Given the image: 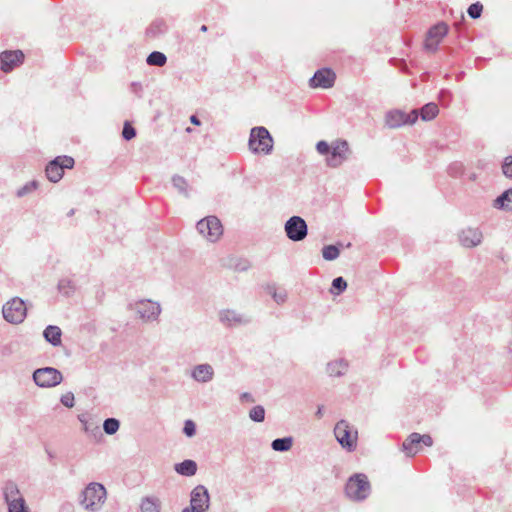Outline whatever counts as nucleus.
<instances>
[{"instance_id":"34","label":"nucleus","mask_w":512,"mask_h":512,"mask_svg":"<svg viewBox=\"0 0 512 512\" xmlns=\"http://www.w3.org/2000/svg\"><path fill=\"white\" fill-rule=\"evenodd\" d=\"M55 160H56V162L59 163V165H61V168L63 171L65 168L70 169L74 165V159L69 156L57 157Z\"/></svg>"},{"instance_id":"19","label":"nucleus","mask_w":512,"mask_h":512,"mask_svg":"<svg viewBox=\"0 0 512 512\" xmlns=\"http://www.w3.org/2000/svg\"><path fill=\"white\" fill-rule=\"evenodd\" d=\"M213 368L208 364H201L193 369L192 377L198 382H208L213 378Z\"/></svg>"},{"instance_id":"30","label":"nucleus","mask_w":512,"mask_h":512,"mask_svg":"<svg viewBox=\"0 0 512 512\" xmlns=\"http://www.w3.org/2000/svg\"><path fill=\"white\" fill-rule=\"evenodd\" d=\"M483 5L479 2L473 3L468 8V14L471 18L476 19L481 16Z\"/></svg>"},{"instance_id":"27","label":"nucleus","mask_w":512,"mask_h":512,"mask_svg":"<svg viewBox=\"0 0 512 512\" xmlns=\"http://www.w3.org/2000/svg\"><path fill=\"white\" fill-rule=\"evenodd\" d=\"M323 258L326 260H334L339 256V249L336 246H325L322 250Z\"/></svg>"},{"instance_id":"14","label":"nucleus","mask_w":512,"mask_h":512,"mask_svg":"<svg viewBox=\"0 0 512 512\" xmlns=\"http://www.w3.org/2000/svg\"><path fill=\"white\" fill-rule=\"evenodd\" d=\"M24 54L21 50L4 51L0 54L1 70L10 72L23 63Z\"/></svg>"},{"instance_id":"49","label":"nucleus","mask_w":512,"mask_h":512,"mask_svg":"<svg viewBox=\"0 0 512 512\" xmlns=\"http://www.w3.org/2000/svg\"><path fill=\"white\" fill-rule=\"evenodd\" d=\"M274 298H277L276 302H279L280 296L274 295Z\"/></svg>"},{"instance_id":"48","label":"nucleus","mask_w":512,"mask_h":512,"mask_svg":"<svg viewBox=\"0 0 512 512\" xmlns=\"http://www.w3.org/2000/svg\"><path fill=\"white\" fill-rule=\"evenodd\" d=\"M166 63V57L164 54H162V66Z\"/></svg>"},{"instance_id":"41","label":"nucleus","mask_w":512,"mask_h":512,"mask_svg":"<svg viewBox=\"0 0 512 512\" xmlns=\"http://www.w3.org/2000/svg\"><path fill=\"white\" fill-rule=\"evenodd\" d=\"M317 151L321 154H327L329 152V145L325 141H320L317 143Z\"/></svg>"},{"instance_id":"35","label":"nucleus","mask_w":512,"mask_h":512,"mask_svg":"<svg viewBox=\"0 0 512 512\" xmlns=\"http://www.w3.org/2000/svg\"><path fill=\"white\" fill-rule=\"evenodd\" d=\"M502 172L506 177L512 178V156L505 157Z\"/></svg>"},{"instance_id":"3","label":"nucleus","mask_w":512,"mask_h":512,"mask_svg":"<svg viewBox=\"0 0 512 512\" xmlns=\"http://www.w3.org/2000/svg\"><path fill=\"white\" fill-rule=\"evenodd\" d=\"M334 434L340 445L348 451H353L357 447L358 432L345 421H339L334 428Z\"/></svg>"},{"instance_id":"24","label":"nucleus","mask_w":512,"mask_h":512,"mask_svg":"<svg viewBox=\"0 0 512 512\" xmlns=\"http://www.w3.org/2000/svg\"><path fill=\"white\" fill-rule=\"evenodd\" d=\"M439 113V108L435 103H428L421 109V119L423 121L433 120Z\"/></svg>"},{"instance_id":"42","label":"nucleus","mask_w":512,"mask_h":512,"mask_svg":"<svg viewBox=\"0 0 512 512\" xmlns=\"http://www.w3.org/2000/svg\"><path fill=\"white\" fill-rule=\"evenodd\" d=\"M175 186L182 188L185 184V180L182 177H176L173 179Z\"/></svg>"},{"instance_id":"32","label":"nucleus","mask_w":512,"mask_h":512,"mask_svg":"<svg viewBox=\"0 0 512 512\" xmlns=\"http://www.w3.org/2000/svg\"><path fill=\"white\" fill-rule=\"evenodd\" d=\"M221 320L223 322H227L228 324L239 323L241 319L239 316L235 314L233 311H225L221 314Z\"/></svg>"},{"instance_id":"21","label":"nucleus","mask_w":512,"mask_h":512,"mask_svg":"<svg viewBox=\"0 0 512 512\" xmlns=\"http://www.w3.org/2000/svg\"><path fill=\"white\" fill-rule=\"evenodd\" d=\"M45 171H46L47 178L51 182H58L63 177V173H64V171L61 168V165H59V163L56 162V160L51 161L47 165Z\"/></svg>"},{"instance_id":"31","label":"nucleus","mask_w":512,"mask_h":512,"mask_svg":"<svg viewBox=\"0 0 512 512\" xmlns=\"http://www.w3.org/2000/svg\"><path fill=\"white\" fill-rule=\"evenodd\" d=\"M122 136H123V138L125 140H131L132 138H134L136 136L135 128L128 121H126L124 123L123 131H122Z\"/></svg>"},{"instance_id":"47","label":"nucleus","mask_w":512,"mask_h":512,"mask_svg":"<svg viewBox=\"0 0 512 512\" xmlns=\"http://www.w3.org/2000/svg\"><path fill=\"white\" fill-rule=\"evenodd\" d=\"M335 365H336V364H329V365H328V368H329V370H330V373H331V374L334 372L333 367H334Z\"/></svg>"},{"instance_id":"45","label":"nucleus","mask_w":512,"mask_h":512,"mask_svg":"<svg viewBox=\"0 0 512 512\" xmlns=\"http://www.w3.org/2000/svg\"><path fill=\"white\" fill-rule=\"evenodd\" d=\"M322 415H323V407L320 406V407H318V410L316 412V416H317V418H321Z\"/></svg>"},{"instance_id":"18","label":"nucleus","mask_w":512,"mask_h":512,"mask_svg":"<svg viewBox=\"0 0 512 512\" xmlns=\"http://www.w3.org/2000/svg\"><path fill=\"white\" fill-rule=\"evenodd\" d=\"M482 234L477 229L468 228L460 234V242L465 247H474L481 242Z\"/></svg>"},{"instance_id":"9","label":"nucleus","mask_w":512,"mask_h":512,"mask_svg":"<svg viewBox=\"0 0 512 512\" xmlns=\"http://www.w3.org/2000/svg\"><path fill=\"white\" fill-rule=\"evenodd\" d=\"M209 507V494L207 489L199 485L191 492L190 507L183 512H205Z\"/></svg>"},{"instance_id":"23","label":"nucleus","mask_w":512,"mask_h":512,"mask_svg":"<svg viewBox=\"0 0 512 512\" xmlns=\"http://www.w3.org/2000/svg\"><path fill=\"white\" fill-rule=\"evenodd\" d=\"M496 208H502L506 210H512V188L505 191L499 196L494 203Z\"/></svg>"},{"instance_id":"44","label":"nucleus","mask_w":512,"mask_h":512,"mask_svg":"<svg viewBox=\"0 0 512 512\" xmlns=\"http://www.w3.org/2000/svg\"><path fill=\"white\" fill-rule=\"evenodd\" d=\"M190 121H191L194 125H200V120H199L195 115L191 116Z\"/></svg>"},{"instance_id":"46","label":"nucleus","mask_w":512,"mask_h":512,"mask_svg":"<svg viewBox=\"0 0 512 512\" xmlns=\"http://www.w3.org/2000/svg\"><path fill=\"white\" fill-rule=\"evenodd\" d=\"M147 35H148V36H151V37H153V38H154V37H156V33L153 31V29H152V28H150V29L147 31Z\"/></svg>"},{"instance_id":"43","label":"nucleus","mask_w":512,"mask_h":512,"mask_svg":"<svg viewBox=\"0 0 512 512\" xmlns=\"http://www.w3.org/2000/svg\"><path fill=\"white\" fill-rule=\"evenodd\" d=\"M242 399H243V400H246L247 402H250V403H253V402H254V399H253V398L251 397V395H250V394H248V393H244V394L242 395Z\"/></svg>"},{"instance_id":"16","label":"nucleus","mask_w":512,"mask_h":512,"mask_svg":"<svg viewBox=\"0 0 512 512\" xmlns=\"http://www.w3.org/2000/svg\"><path fill=\"white\" fill-rule=\"evenodd\" d=\"M335 81V74L330 69L318 70L310 80L312 87L330 88Z\"/></svg>"},{"instance_id":"25","label":"nucleus","mask_w":512,"mask_h":512,"mask_svg":"<svg viewBox=\"0 0 512 512\" xmlns=\"http://www.w3.org/2000/svg\"><path fill=\"white\" fill-rule=\"evenodd\" d=\"M58 290L64 295H70L75 290L74 282L70 279H61L58 283Z\"/></svg>"},{"instance_id":"39","label":"nucleus","mask_w":512,"mask_h":512,"mask_svg":"<svg viewBox=\"0 0 512 512\" xmlns=\"http://www.w3.org/2000/svg\"><path fill=\"white\" fill-rule=\"evenodd\" d=\"M37 188V182L36 181H32L28 184H26L23 188H21L20 190H18L17 192V195L18 196H23L24 194H26L27 192H30L32 190H35Z\"/></svg>"},{"instance_id":"52","label":"nucleus","mask_w":512,"mask_h":512,"mask_svg":"<svg viewBox=\"0 0 512 512\" xmlns=\"http://www.w3.org/2000/svg\"><path fill=\"white\" fill-rule=\"evenodd\" d=\"M206 29H207V28H206V26H204V25L201 27V30H202V31H206Z\"/></svg>"},{"instance_id":"36","label":"nucleus","mask_w":512,"mask_h":512,"mask_svg":"<svg viewBox=\"0 0 512 512\" xmlns=\"http://www.w3.org/2000/svg\"><path fill=\"white\" fill-rule=\"evenodd\" d=\"M333 288L338 289L337 294L343 291L347 287L346 281L342 277H337L332 282Z\"/></svg>"},{"instance_id":"37","label":"nucleus","mask_w":512,"mask_h":512,"mask_svg":"<svg viewBox=\"0 0 512 512\" xmlns=\"http://www.w3.org/2000/svg\"><path fill=\"white\" fill-rule=\"evenodd\" d=\"M147 63L149 65L160 66V51L152 52L147 58Z\"/></svg>"},{"instance_id":"13","label":"nucleus","mask_w":512,"mask_h":512,"mask_svg":"<svg viewBox=\"0 0 512 512\" xmlns=\"http://www.w3.org/2000/svg\"><path fill=\"white\" fill-rule=\"evenodd\" d=\"M285 231L289 239L300 241L307 235V225L301 217L293 216L286 222Z\"/></svg>"},{"instance_id":"15","label":"nucleus","mask_w":512,"mask_h":512,"mask_svg":"<svg viewBox=\"0 0 512 512\" xmlns=\"http://www.w3.org/2000/svg\"><path fill=\"white\" fill-rule=\"evenodd\" d=\"M349 152L348 143L346 141H337L332 147V153L327 158V163L331 167L339 166L347 157Z\"/></svg>"},{"instance_id":"22","label":"nucleus","mask_w":512,"mask_h":512,"mask_svg":"<svg viewBox=\"0 0 512 512\" xmlns=\"http://www.w3.org/2000/svg\"><path fill=\"white\" fill-rule=\"evenodd\" d=\"M176 471L185 476H192L197 471V465L193 460H185L175 467Z\"/></svg>"},{"instance_id":"8","label":"nucleus","mask_w":512,"mask_h":512,"mask_svg":"<svg viewBox=\"0 0 512 512\" xmlns=\"http://www.w3.org/2000/svg\"><path fill=\"white\" fill-rule=\"evenodd\" d=\"M33 379L40 387H53L62 381V374L55 368H40L34 372Z\"/></svg>"},{"instance_id":"17","label":"nucleus","mask_w":512,"mask_h":512,"mask_svg":"<svg viewBox=\"0 0 512 512\" xmlns=\"http://www.w3.org/2000/svg\"><path fill=\"white\" fill-rule=\"evenodd\" d=\"M135 309L141 319L149 321L156 318L159 306L149 300H143L136 303Z\"/></svg>"},{"instance_id":"6","label":"nucleus","mask_w":512,"mask_h":512,"mask_svg":"<svg viewBox=\"0 0 512 512\" xmlns=\"http://www.w3.org/2000/svg\"><path fill=\"white\" fill-rule=\"evenodd\" d=\"M26 312L27 309L24 301L18 297L8 301L2 309L4 319L13 324L23 322L26 317Z\"/></svg>"},{"instance_id":"28","label":"nucleus","mask_w":512,"mask_h":512,"mask_svg":"<svg viewBox=\"0 0 512 512\" xmlns=\"http://www.w3.org/2000/svg\"><path fill=\"white\" fill-rule=\"evenodd\" d=\"M103 428L107 434H114L119 429V421L114 418L106 419Z\"/></svg>"},{"instance_id":"10","label":"nucleus","mask_w":512,"mask_h":512,"mask_svg":"<svg viewBox=\"0 0 512 512\" xmlns=\"http://www.w3.org/2000/svg\"><path fill=\"white\" fill-rule=\"evenodd\" d=\"M447 33V24L441 22L434 25L428 30L426 34L424 48L429 52H435L438 48V45L441 43V41L444 39Z\"/></svg>"},{"instance_id":"5","label":"nucleus","mask_w":512,"mask_h":512,"mask_svg":"<svg viewBox=\"0 0 512 512\" xmlns=\"http://www.w3.org/2000/svg\"><path fill=\"white\" fill-rule=\"evenodd\" d=\"M370 492V484L367 476L364 474H355L350 477L346 484V494L354 500H362Z\"/></svg>"},{"instance_id":"11","label":"nucleus","mask_w":512,"mask_h":512,"mask_svg":"<svg viewBox=\"0 0 512 512\" xmlns=\"http://www.w3.org/2000/svg\"><path fill=\"white\" fill-rule=\"evenodd\" d=\"M420 443H423L425 446L430 447L433 444V440L430 435H427V434L421 435L419 433H412L403 442V444H402L403 451L408 456H414L421 450Z\"/></svg>"},{"instance_id":"7","label":"nucleus","mask_w":512,"mask_h":512,"mask_svg":"<svg viewBox=\"0 0 512 512\" xmlns=\"http://www.w3.org/2000/svg\"><path fill=\"white\" fill-rule=\"evenodd\" d=\"M199 233L211 242L217 241L223 234V227L218 218L210 216L197 223Z\"/></svg>"},{"instance_id":"40","label":"nucleus","mask_w":512,"mask_h":512,"mask_svg":"<svg viewBox=\"0 0 512 512\" xmlns=\"http://www.w3.org/2000/svg\"><path fill=\"white\" fill-rule=\"evenodd\" d=\"M184 433L188 437H192L195 434V424L191 420H187L184 425Z\"/></svg>"},{"instance_id":"33","label":"nucleus","mask_w":512,"mask_h":512,"mask_svg":"<svg viewBox=\"0 0 512 512\" xmlns=\"http://www.w3.org/2000/svg\"><path fill=\"white\" fill-rule=\"evenodd\" d=\"M141 511L142 512H158L157 504L152 499L146 498L145 500H143V502L141 504Z\"/></svg>"},{"instance_id":"2","label":"nucleus","mask_w":512,"mask_h":512,"mask_svg":"<svg viewBox=\"0 0 512 512\" xmlns=\"http://www.w3.org/2000/svg\"><path fill=\"white\" fill-rule=\"evenodd\" d=\"M249 147L254 153L268 154L273 148V139L269 131L264 127H256L251 130Z\"/></svg>"},{"instance_id":"29","label":"nucleus","mask_w":512,"mask_h":512,"mask_svg":"<svg viewBox=\"0 0 512 512\" xmlns=\"http://www.w3.org/2000/svg\"><path fill=\"white\" fill-rule=\"evenodd\" d=\"M250 418L256 422H262L265 418V410L262 406H255L250 410Z\"/></svg>"},{"instance_id":"38","label":"nucleus","mask_w":512,"mask_h":512,"mask_svg":"<svg viewBox=\"0 0 512 512\" xmlns=\"http://www.w3.org/2000/svg\"><path fill=\"white\" fill-rule=\"evenodd\" d=\"M61 403L68 407V408H71L74 406V395L72 393H66L64 394L62 397H61Z\"/></svg>"},{"instance_id":"51","label":"nucleus","mask_w":512,"mask_h":512,"mask_svg":"<svg viewBox=\"0 0 512 512\" xmlns=\"http://www.w3.org/2000/svg\"><path fill=\"white\" fill-rule=\"evenodd\" d=\"M274 298H277L276 302H279L280 296L274 295Z\"/></svg>"},{"instance_id":"1","label":"nucleus","mask_w":512,"mask_h":512,"mask_svg":"<svg viewBox=\"0 0 512 512\" xmlns=\"http://www.w3.org/2000/svg\"><path fill=\"white\" fill-rule=\"evenodd\" d=\"M106 489L100 483H90L82 492L81 504L86 510L97 511L104 504Z\"/></svg>"},{"instance_id":"4","label":"nucleus","mask_w":512,"mask_h":512,"mask_svg":"<svg viewBox=\"0 0 512 512\" xmlns=\"http://www.w3.org/2000/svg\"><path fill=\"white\" fill-rule=\"evenodd\" d=\"M4 498L8 505V512H30L24 497L15 483L7 482L5 484Z\"/></svg>"},{"instance_id":"20","label":"nucleus","mask_w":512,"mask_h":512,"mask_svg":"<svg viewBox=\"0 0 512 512\" xmlns=\"http://www.w3.org/2000/svg\"><path fill=\"white\" fill-rule=\"evenodd\" d=\"M44 338L54 346L61 344V329L58 326L50 325L44 330Z\"/></svg>"},{"instance_id":"26","label":"nucleus","mask_w":512,"mask_h":512,"mask_svg":"<svg viewBox=\"0 0 512 512\" xmlns=\"http://www.w3.org/2000/svg\"><path fill=\"white\" fill-rule=\"evenodd\" d=\"M292 447L291 438L276 439L272 442V448L275 451H287Z\"/></svg>"},{"instance_id":"12","label":"nucleus","mask_w":512,"mask_h":512,"mask_svg":"<svg viewBox=\"0 0 512 512\" xmlns=\"http://www.w3.org/2000/svg\"><path fill=\"white\" fill-rule=\"evenodd\" d=\"M417 119V110H412L408 114L400 110H394L387 114L386 125L390 128H397L405 124H414Z\"/></svg>"},{"instance_id":"50","label":"nucleus","mask_w":512,"mask_h":512,"mask_svg":"<svg viewBox=\"0 0 512 512\" xmlns=\"http://www.w3.org/2000/svg\"><path fill=\"white\" fill-rule=\"evenodd\" d=\"M274 298H277L276 302H279L280 296L274 295Z\"/></svg>"}]
</instances>
